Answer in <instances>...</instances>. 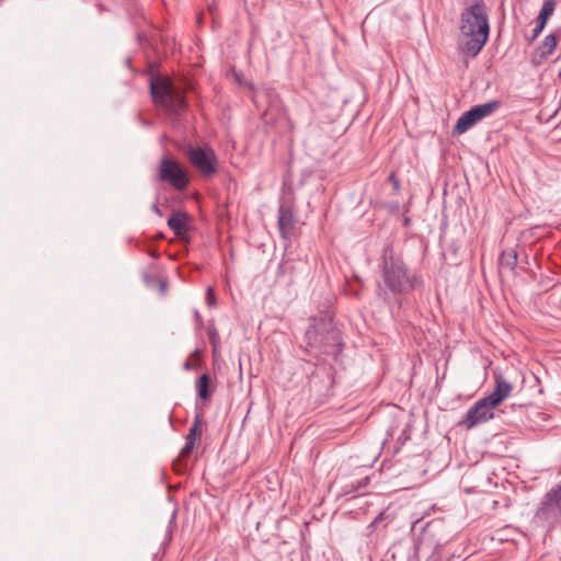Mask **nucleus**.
<instances>
[{"instance_id":"obj_16","label":"nucleus","mask_w":561,"mask_h":561,"mask_svg":"<svg viewBox=\"0 0 561 561\" xmlns=\"http://www.w3.org/2000/svg\"><path fill=\"white\" fill-rule=\"evenodd\" d=\"M546 24H547V22H542V20L537 19V26L534 28L533 35L529 37L530 43L534 42L538 37V35L545 28Z\"/></svg>"},{"instance_id":"obj_24","label":"nucleus","mask_w":561,"mask_h":561,"mask_svg":"<svg viewBox=\"0 0 561 561\" xmlns=\"http://www.w3.org/2000/svg\"><path fill=\"white\" fill-rule=\"evenodd\" d=\"M151 256H152V257H158V256H159V254H158L157 252H154V251H153V252H151Z\"/></svg>"},{"instance_id":"obj_15","label":"nucleus","mask_w":561,"mask_h":561,"mask_svg":"<svg viewBox=\"0 0 561 561\" xmlns=\"http://www.w3.org/2000/svg\"><path fill=\"white\" fill-rule=\"evenodd\" d=\"M201 434L202 431L199 428V417L197 416L188 431L186 439L195 443L196 439L201 437Z\"/></svg>"},{"instance_id":"obj_23","label":"nucleus","mask_w":561,"mask_h":561,"mask_svg":"<svg viewBox=\"0 0 561 561\" xmlns=\"http://www.w3.org/2000/svg\"><path fill=\"white\" fill-rule=\"evenodd\" d=\"M160 288H161V290H162V291H164V290H165V288H167V282H165V280H162V282L160 283Z\"/></svg>"},{"instance_id":"obj_3","label":"nucleus","mask_w":561,"mask_h":561,"mask_svg":"<svg viewBox=\"0 0 561 561\" xmlns=\"http://www.w3.org/2000/svg\"><path fill=\"white\" fill-rule=\"evenodd\" d=\"M150 92L156 104L172 113H178L186 106L183 89L169 77H152Z\"/></svg>"},{"instance_id":"obj_14","label":"nucleus","mask_w":561,"mask_h":561,"mask_svg":"<svg viewBox=\"0 0 561 561\" xmlns=\"http://www.w3.org/2000/svg\"><path fill=\"white\" fill-rule=\"evenodd\" d=\"M557 4V0H545L542 8L539 12L538 20H542V22H547L549 18L552 15L554 8Z\"/></svg>"},{"instance_id":"obj_22","label":"nucleus","mask_w":561,"mask_h":561,"mask_svg":"<svg viewBox=\"0 0 561 561\" xmlns=\"http://www.w3.org/2000/svg\"><path fill=\"white\" fill-rule=\"evenodd\" d=\"M389 179L393 182V186L394 188L397 190L398 188V182L397 180L393 178V175H390Z\"/></svg>"},{"instance_id":"obj_12","label":"nucleus","mask_w":561,"mask_h":561,"mask_svg":"<svg viewBox=\"0 0 561 561\" xmlns=\"http://www.w3.org/2000/svg\"><path fill=\"white\" fill-rule=\"evenodd\" d=\"M557 46V38L553 34L546 36L542 44L538 47V54L541 58L550 56Z\"/></svg>"},{"instance_id":"obj_18","label":"nucleus","mask_w":561,"mask_h":561,"mask_svg":"<svg viewBox=\"0 0 561 561\" xmlns=\"http://www.w3.org/2000/svg\"><path fill=\"white\" fill-rule=\"evenodd\" d=\"M206 302L209 307H214L216 305V296L211 287L207 288Z\"/></svg>"},{"instance_id":"obj_8","label":"nucleus","mask_w":561,"mask_h":561,"mask_svg":"<svg viewBox=\"0 0 561 561\" xmlns=\"http://www.w3.org/2000/svg\"><path fill=\"white\" fill-rule=\"evenodd\" d=\"M495 408L486 398H483L467 412L461 424L467 428H472L478 424L484 423L493 417V410Z\"/></svg>"},{"instance_id":"obj_4","label":"nucleus","mask_w":561,"mask_h":561,"mask_svg":"<svg viewBox=\"0 0 561 561\" xmlns=\"http://www.w3.org/2000/svg\"><path fill=\"white\" fill-rule=\"evenodd\" d=\"M383 279L386 285L394 293H400L410 287V280L401 260L391 249L383 253Z\"/></svg>"},{"instance_id":"obj_25","label":"nucleus","mask_w":561,"mask_h":561,"mask_svg":"<svg viewBox=\"0 0 561 561\" xmlns=\"http://www.w3.org/2000/svg\"><path fill=\"white\" fill-rule=\"evenodd\" d=\"M209 11L213 13V11H215V8L210 7Z\"/></svg>"},{"instance_id":"obj_1","label":"nucleus","mask_w":561,"mask_h":561,"mask_svg":"<svg viewBox=\"0 0 561 561\" xmlns=\"http://www.w3.org/2000/svg\"><path fill=\"white\" fill-rule=\"evenodd\" d=\"M489 31L485 5L478 2L467 8L460 19V50L471 57L477 56L488 42Z\"/></svg>"},{"instance_id":"obj_21","label":"nucleus","mask_w":561,"mask_h":561,"mask_svg":"<svg viewBox=\"0 0 561 561\" xmlns=\"http://www.w3.org/2000/svg\"><path fill=\"white\" fill-rule=\"evenodd\" d=\"M151 209H152L157 215H159V216H161V215H162L157 204H152Z\"/></svg>"},{"instance_id":"obj_5","label":"nucleus","mask_w":561,"mask_h":561,"mask_svg":"<svg viewBox=\"0 0 561 561\" xmlns=\"http://www.w3.org/2000/svg\"><path fill=\"white\" fill-rule=\"evenodd\" d=\"M158 179L169 183L174 190L183 192L190 184V176L185 168L175 159L163 157L158 165Z\"/></svg>"},{"instance_id":"obj_7","label":"nucleus","mask_w":561,"mask_h":561,"mask_svg":"<svg viewBox=\"0 0 561 561\" xmlns=\"http://www.w3.org/2000/svg\"><path fill=\"white\" fill-rule=\"evenodd\" d=\"M499 107V102L493 101L477 105L463 113L456 123L454 133L461 135L471 128L476 123L492 114Z\"/></svg>"},{"instance_id":"obj_19","label":"nucleus","mask_w":561,"mask_h":561,"mask_svg":"<svg viewBox=\"0 0 561 561\" xmlns=\"http://www.w3.org/2000/svg\"><path fill=\"white\" fill-rule=\"evenodd\" d=\"M208 335H209L210 344L213 345L214 350L216 351L218 347V344H219L218 333L216 332V330H211V331H209Z\"/></svg>"},{"instance_id":"obj_20","label":"nucleus","mask_w":561,"mask_h":561,"mask_svg":"<svg viewBox=\"0 0 561 561\" xmlns=\"http://www.w3.org/2000/svg\"><path fill=\"white\" fill-rule=\"evenodd\" d=\"M183 368L185 370H192L195 368V364H193L191 360H185L183 364Z\"/></svg>"},{"instance_id":"obj_17","label":"nucleus","mask_w":561,"mask_h":561,"mask_svg":"<svg viewBox=\"0 0 561 561\" xmlns=\"http://www.w3.org/2000/svg\"><path fill=\"white\" fill-rule=\"evenodd\" d=\"M194 447H195V443L186 439L184 447L181 449L180 456L182 458L190 456V454L192 453Z\"/></svg>"},{"instance_id":"obj_9","label":"nucleus","mask_w":561,"mask_h":561,"mask_svg":"<svg viewBox=\"0 0 561 561\" xmlns=\"http://www.w3.org/2000/svg\"><path fill=\"white\" fill-rule=\"evenodd\" d=\"M295 226V216L289 207L280 206L278 209V229L283 239L288 240Z\"/></svg>"},{"instance_id":"obj_11","label":"nucleus","mask_w":561,"mask_h":561,"mask_svg":"<svg viewBox=\"0 0 561 561\" xmlns=\"http://www.w3.org/2000/svg\"><path fill=\"white\" fill-rule=\"evenodd\" d=\"M168 226L175 236L180 238L186 236L190 230L187 214L184 211H173L168 219Z\"/></svg>"},{"instance_id":"obj_10","label":"nucleus","mask_w":561,"mask_h":561,"mask_svg":"<svg viewBox=\"0 0 561 561\" xmlns=\"http://www.w3.org/2000/svg\"><path fill=\"white\" fill-rule=\"evenodd\" d=\"M512 385L503 379L501 376H495V389L493 392L485 397L491 404L497 407L501 404L512 392Z\"/></svg>"},{"instance_id":"obj_13","label":"nucleus","mask_w":561,"mask_h":561,"mask_svg":"<svg viewBox=\"0 0 561 561\" xmlns=\"http://www.w3.org/2000/svg\"><path fill=\"white\" fill-rule=\"evenodd\" d=\"M209 383L210 377L207 374L202 375L196 381L198 397L203 400H207L210 397Z\"/></svg>"},{"instance_id":"obj_6","label":"nucleus","mask_w":561,"mask_h":561,"mask_svg":"<svg viewBox=\"0 0 561 561\" xmlns=\"http://www.w3.org/2000/svg\"><path fill=\"white\" fill-rule=\"evenodd\" d=\"M187 159L203 176H213L217 172V157L209 147H190Z\"/></svg>"},{"instance_id":"obj_2","label":"nucleus","mask_w":561,"mask_h":561,"mask_svg":"<svg viewBox=\"0 0 561 561\" xmlns=\"http://www.w3.org/2000/svg\"><path fill=\"white\" fill-rule=\"evenodd\" d=\"M305 339L307 351L314 356L323 354L336 358L343 347L341 332L329 312L311 318Z\"/></svg>"}]
</instances>
